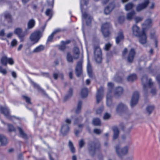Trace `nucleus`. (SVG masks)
Wrapping results in <instances>:
<instances>
[{"instance_id":"nucleus-1","label":"nucleus","mask_w":160,"mask_h":160,"mask_svg":"<svg viewBox=\"0 0 160 160\" xmlns=\"http://www.w3.org/2000/svg\"><path fill=\"white\" fill-rule=\"evenodd\" d=\"M141 81L143 86V90L145 91L149 88L150 89V93L152 95H154L156 94L157 90L150 79H148L147 76L145 75L142 78Z\"/></svg>"},{"instance_id":"nucleus-2","label":"nucleus","mask_w":160,"mask_h":160,"mask_svg":"<svg viewBox=\"0 0 160 160\" xmlns=\"http://www.w3.org/2000/svg\"><path fill=\"white\" fill-rule=\"evenodd\" d=\"M132 30L133 34L138 37L139 41L141 44H144L146 42L147 37L143 28L142 29V30L140 32L139 28L135 25L133 26Z\"/></svg>"},{"instance_id":"nucleus-3","label":"nucleus","mask_w":160,"mask_h":160,"mask_svg":"<svg viewBox=\"0 0 160 160\" xmlns=\"http://www.w3.org/2000/svg\"><path fill=\"white\" fill-rule=\"evenodd\" d=\"M88 0H80V3L81 10L82 12V20L83 22L84 19L87 20L86 23L87 25H89L91 22L92 18L91 17L88 15L87 12H84L83 7L85 5H87Z\"/></svg>"},{"instance_id":"nucleus-4","label":"nucleus","mask_w":160,"mask_h":160,"mask_svg":"<svg viewBox=\"0 0 160 160\" xmlns=\"http://www.w3.org/2000/svg\"><path fill=\"white\" fill-rule=\"evenodd\" d=\"M42 36V33L39 30L36 31L32 33L30 37V40L32 42V44L37 43Z\"/></svg>"},{"instance_id":"nucleus-5","label":"nucleus","mask_w":160,"mask_h":160,"mask_svg":"<svg viewBox=\"0 0 160 160\" xmlns=\"http://www.w3.org/2000/svg\"><path fill=\"white\" fill-rule=\"evenodd\" d=\"M128 147L129 144L122 148H121L119 145H117L115 148L116 152L119 157H121L127 153Z\"/></svg>"},{"instance_id":"nucleus-6","label":"nucleus","mask_w":160,"mask_h":160,"mask_svg":"<svg viewBox=\"0 0 160 160\" xmlns=\"http://www.w3.org/2000/svg\"><path fill=\"white\" fill-rule=\"evenodd\" d=\"M111 25L109 23H106L103 24L101 27L102 32L105 37L109 36Z\"/></svg>"},{"instance_id":"nucleus-7","label":"nucleus","mask_w":160,"mask_h":160,"mask_svg":"<svg viewBox=\"0 0 160 160\" xmlns=\"http://www.w3.org/2000/svg\"><path fill=\"white\" fill-rule=\"evenodd\" d=\"M94 58L97 63H100L102 61V53L101 49L97 47L94 49Z\"/></svg>"},{"instance_id":"nucleus-8","label":"nucleus","mask_w":160,"mask_h":160,"mask_svg":"<svg viewBox=\"0 0 160 160\" xmlns=\"http://www.w3.org/2000/svg\"><path fill=\"white\" fill-rule=\"evenodd\" d=\"M0 110L2 113L7 118L10 119H13L16 118L14 116H11L10 115V112L9 109L7 107H0Z\"/></svg>"},{"instance_id":"nucleus-9","label":"nucleus","mask_w":160,"mask_h":160,"mask_svg":"<svg viewBox=\"0 0 160 160\" xmlns=\"http://www.w3.org/2000/svg\"><path fill=\"white\" fill-rule=\"evenodd\" d=\"M82 62L83 61L82 59L77 63L75 68V73L78 77H79L82 73Z\"/></svg>"},{"instance_id":"nucleus-10","label":"nucleus","mask_w":160,"mask_h":160,"mask_svg":"<svg viewBox=\"0 0 160 160\" xmlns=\"http://www.w3.org/2000/svg\"><path fill=\"white\" fill-rule=\"evenodd\" d=\"M149 3V0H144L143 2L137 5L136 7V11L139 12L145 9L148 6Z\"/></svg>"},{"instance_id":"nucleus-11","label":"nucleus","mask_w":160,"mask_h":160,"mask_svg":"<svg viewBox=\"0 0 160 160\" xmlns=\"http://www.w3.org/2000/svg\"><path fill=\"white\" fill-rule=\"evenodd\" d=\"M1 63L3 65L6 66L8 63L10 65H12L14 64V61L12 58H8L6 56H2L0 60Z\"/></svg>"},{"instance_id":"nucleus-12","label":"nucleus","mask_w":160,"mask_h":160,"mask_svg":"<svg viewBox=\"0 0 160 160\" xmlns=\"http://www.w3.org/2000/svg\"><path fill=\"white\" fill-rule=\"evenodd\" d=\"M14 32L18 36L21 41H23L24 37L28 33L27 29H26L25 31L22 33V30L20 28H16L14 30Z\"/></svg>"},{"instance_id":"nucleus-13","label":"nucleus","mask_w":160,"mask_h":160,"mask_svg":"<svg viewBox=\"0 0 160 160\" xmlns=\"http://www.w3.org/2000/svg\"><path fill=\"white\" fill-rule=\"evenodd\" d=\"M139 94L138 92H135L133 93L131 101V105L132 107L137 104L139 99Z\"/></svg>"},{"instance_id":"nucleus-14","label":"nucleus","mask_w":160,"mask_h":160,"mask_svg":"<svg viewBox=\"0 0 160 160\" xmlns=\"http://www.w3.org/2000/svg\"><path fill=\"white\" fill-rule=\"evenodd\" d=\"M103 88L102 87H100L99 89H98L96 98L97 102L98 103L102 99L103 96Z\"/></svg>"},{"instance_id":"nucleus-15","label":"nucleus","mask_w":160,"mask_h":160,"mask_svg":"<svg viewBox=\"0 0 160 160\" xmlns=\"http://www.w3.org/2000/svg\"><path fill=\"white\" fill-rule=\"evenodd\" d=\"M135 54V52L134 49H131L129 51L127 58V60L129 62H131L133 61Z\"/></svg>"},{"instance_id":"nucleus-16","label":"nucleus","mask_w":160,"mask_h":160,"mask_svg":"<svg viewBox=\"0 0 160 160\" xmlns=\"http://www.w3.org/2000/svg\"><path fill=\"white\" fill-rule=\"evenodd\" d=\"M127 108L126 106L122 103H120L117 106L116 108V112L117 113H119Z\"/></svg>"},{"instance_id":"nucleus-17","label":"nucleus","mask_w":160,"mask_h":160,"mask_svg":"<svg viewBox=\"0 0 160 160\" xmlns=\"http://www.w3.org/2000/svg\"><path fill=\"white\" fill-rule=\"evenodd\" d=\"M124 37L122 31H120L118 33L117 36L116 38V42L117 44H118L120 42L124 39Z\"/></svg>"},{"instance_id":"nucleus-18","label":"nucleus","mask_w":160,"mask_h":160,"mask_svg":"<svg viewBox=\"0 0 160 160\" xmlns=\"http://www.w3.org/2000/svg\"><path fill=\"white\" fill-rule=\"evenodd\" d=\"M99 145L98 144L97 145H95L93 143L89 145L88 149L89 152L91 155H93V153L97 148V146H98Z\"/></svg>"},{"instance_id":"nucleus-19","label":"nucleus","mask_w":160,"mask_h":160,"mask_svg":"<svg viewBox=\"0 0 160 160\" xmlns=\"http://www.w3.org/2000/svg\"><path fill=\"white\" fill-rule=\"evenodd\" d=\"M115 7L114 3H112L109 4L104 10V13L106 14H109L113 9Z\"/></svg>"},{"instance_id":"nucleus-20","label":"nucleus","mask_w":160,"mask_h":160,"mask_svg":"<svg viewBox=\"0 0 160 160\" xmlns=\"http://www.w3.org/2000/svg\"><path fill=\"white\" fill-rule=\"evenodd\" d=\"M69 130V126L68 125L63 124L62 127L61 132L63 134H66Z\"/></svg>"},{"instance_id":"nucleus-21","label":"nucleus","mask_w":160,"mask_h":160,"mask_svg":"<svg viewBox=\"0 0 160 160\" xmlns=\"http://www.w3.org/2000/svg\"><path fill=\"white\" fill-rule=\"evenodd\" d=\"M35 24V22L34 20L31 19L29 20L28 23V28L27 29H32L34 27Z\"/></svg>"},{"instance_id":"nucleus-22","label":"nucleus","mask_w":160,"mask_h":160,"mask_svg":"<svg viewBox=\"0 0 160 160\" xmlns=\"http://www.w3.org/2000/svg\"><path fill=\"white\" fill-rule=\"evenodd\" d=\"M123 89L121 87L117 88L115 91V95L116 97H118L121 95L123 92Z\"/></svg>"},{"instance_id":"nucleus-23","label":"nucleus","mask_w":160,"mask_h":160,"mask_svg":"<svg viewBox=\"0 0 160 160\" xmlns=\"http://www.w3.org/2000/svg\"><path fill=\"white\" fill-rule=\"evenodd\" d=\"M44 49V47L42 45H40L36 47L33 50V52L38 53L42 51Z\"/></svg>"},{"instance_id":"nucleus-24","label":"nucleus","mask_w":160,"mask_h":160,"mask_svg":"<svg viewBox=\"0 0 160 160\" xmlns=\"http://www.w3.org/2000/svg\"><path fill=\"white\" fill-rule=\"evenodd\" d=\"M152 23V20L150 19L146 20L144 23L142 24V28L144 29L145 27H148L150 26Z\"/></svg>"},{"instance_id":"nucleus-25","label":"nucleus","mask_w":160,"mask_h":160,"mask_svg":"<svg viewBox=\"0 0 160 160\" xmlns=\"http://www.w3.org/2000/svg\"><path fill=\"white\" fill-rule=\"evenodd\" d=\"M0 142L2 145H5L7 143V139L4 136L0 135Z\"/></svg>"},{"instance_id":"nucleus-26","label":"nucleus","mask_w":160,"mask_h":160,"mask_svg":"<svg viewBox=\"0 0 160 160\" xmlns=\"http://www.w3.org/2000/svg\"><path fill=\"white\" fill-rule=\"evenodd\" d=\"M87 70L88 75L90 77L92 76V69L88 58V63L87 65Z\"/></svg>"},{"instance_id":"nucleus-27","label":"nucleus","mask_w":160,"mask_h":160,"mask_svg":"<svg viewBox=\"0 0 160 160\" xmlns=\"http://www.w3.org/2000/svg\"><path fill=\"white\" fill-rule=\"evenodd\" d=\"M113 130L114 132L113 139H115L117 138L119 134V130L117 127L113 128Z\"/></svg>"},{"instance_id":"nucleus-28","label":"nucleus","mask_w":160,"mask_h":160,"mask_svg":"<svg viewBox=\"0 0 160 160\" xmlns=\"http://www.w3.org/2000/svg\"><path fill=\"white\" fill-rule=\"evenodd\" d=\"M134 7V5L132 2L128 3L125 5V8L126 11L131 10Z\"/></svg>"},{"instance_id":"nucleus-29","label":"nucleus","mask_w":160,"mask_h":160,"mask_svg":"<svg viewBox=\"0 0 160 160\" xmlns=\"http://www.w3.org/2000/svg\"><path fill=\"white\" fill-rule=\"evenodd\" d=\"M135 14V11L133 10L128 13L127 15V19L128 20H131L133 18L134 15Z\"/></svg>"},{"instance_id":"nucleus-30","label":"nucleus","mask_w":160,"mask_h":160,"mask_svg":"<svg viewBox=\"0 0 160 160\" xmlns=\"http://www.w3.org/2000/svg\"><path fill=\"white\" fill-rule=\"evenodd\" d=\"M88 91L86 88H84L82 89L81 94V95L83 98L86 97L88 95Z\"/></svg>"},{"instance_id":"nucleus-31","label":"nucleus","mask_w":160,"mask_h":160,"mask_svg":"<svg viewBox=\"0 0 160 160\" xmlns=\"http://www.w3.org/2000/svg\"><path fill=\"white\" fill-rule=\"evenodd\" d=\"M137 76L136 74H132L129 75L127 77V80L129 82H132L136 80L137 79Z\"/></svg>"},{"instance_id":"nucleus-32","label":"nucleus","mask_w":160,"mask_h":160,"mask_svg":"<svg viewBox=\"0 0 160 160\" xmlns=\"http://www.w3.org/2000/svg\"><path fill=\"white\" fill-rule=\"evenodd\" d=\"M73 53L74 54V58L75 59L78 58L79 53V51L78 48L77 47L73 49Z\"/></svg>"},{"instance_id":"nucleus-33","label":"nucleus","mask_w":160,"mask_h":160,"mask_svg":"<svg viewBox=\"0 0 160 160\" xmlns=\"http://www.w3.org/2000/svg\"><path fill=\"white\" fill-rule=\"evenodd\" d=\"M69 43V41L61 42V44L59 46V48L60 50H64L66 48V45Z\"/></svg>"},{"instance_id":"nucleus-34","label":"nucleus","mask_w":160,"mask_h":160,"mask_svg":"<svg viewBox=\"0 0 160 160\" xmlns=\"http://www.w3.org/2000/svg\"><path fill=\"white\" fill-rule=\"evenodd\" d=\"M73 93V90L72 88H70L68 91L67 94L65 97V99L66 100L71 97Z\"/></svg>"},{"instance_id":"nucleus-35","label":"nucleus","mask_w":160,"mask_h":160,"mask_svg":"<svg viewBox=\"0 0 160 160\" xmlns=\"http://www.w3.org/2000/svg\"><path fill=\"white\" fill-rule=\"evenodd\" d=\"M45 14L47 16H48L49 17L48 20L50 19L52 15V10L50 9H47L46 11Z\"/></svg>"},{"instance_id":"nucleus-36","label":"nucleus","mask_w":160,"mask_h":160,"mask_svg":"<svg viewBox=\"0 0 160 160\" xmlns=\"http://www.w3.org/2000/svg\"><path fill=\"white\" fill-rule=\"evenodd\" d=\"M154 106L152 105H148L146 108V111L148 114H150L154 108Z\"/></svg>"},{"instance_id":"nucleus-37","label":"nucleus","mask_w":160,"mask_h":160,"mask_svg":"<svg viewBox=\"0 0 160 160\" xmlns=\"http://www.w3.org/2000/svg\"><path fill=\"white\" fill-rule=\"evenodd\" d=\"M107 104L108 106L110 107L112 106V101L111 97H109L108 94L107 97Z\"/></svg>"},{"instance_id":"nucleus-38","label":"nucleus","mask_w":160,"mask_h":160,"mask_svg":"<svg viewBox=\"0 0 160 160\" xmlns=\"http://www.w3.org/2000/svg\"><path fill=\"white\" fill-rule=\"evenodd\" d=\"M67 60L69 62H73V58L72 55L69 53H67Z\"/></svg>"},{"instance_id":"nucleus-39","label":"nucleus","mask_w":160,"mask_h":160,"mask_svg":"<svg viewBox=\"0 0 160 160\" xmlns=\"http://www.w3.org/2000/svg\"><path fill=\"white\" fill-rule=\"evenodd\" d=\"M93 124L94 125H100L101 124L100 120L98 118H95L93 120Z\"/></svg>"},{"instance_id":"nucleus-40","label":"nucleus","mask_w":160,"mask_h":160,"mask_svg":"<svg viewBox=\"0 0 160 160\" xmlns=\"http://www.w3.org/2000/svg\"><path fill=\"white\" fill-rule=\"evenodd\" d=\"M8 71L7 70L1 66H0V73L4 75H6Z\"/></svg>"},{"instance_id":"nucleus-41","label":"nucleus","mask_w":160,"mask_h":160,"mask_svg":"<svg viewBox=\"0 0 160 160\" xmlns=\"http://www.w3.org/2000/svg\"><path fill=\"white\" fill-rule=\"evenodd\" d=\"M69 146L71 152L72 153H74L75 152V149L73 146V144L70 141H69Z\"/></svg>"},{"instance_id":"nucleus-42","label":"nucleus","mask_w":160,"mask_h":160,"mask_svg":"<svg viewBox=\"0 0 160 160\" xmlns=\"http://www.w3.org/2000/svg\"><path fill=\"white\" fill-rule=\"evenodd\" d=\"M18 129L19 132L20 136L23 138H26V135L23 132L22 129L19 127H18Z\"/></svg>"},{"instance_id":"nucleus-43","label":"nucleus","mask_w":160,"mask_h":160,"mask_svg":"<svg viewBox=\"0 0 160 160\" xmlns=\"http://www.w3.org/2000/svg\"><path fill=\"white\" fill-rule=\"evenodd\" d=\"M5 18L8 22H10L12 20V17L10 14L8 13H6L4 15Z\"/></svg>"},{"instance_id":"nucleus-44","label":"nucleus","mask_w":160,"mask_h":160,"mask_svg":"<svg viewBox=\"0 0 160 160\" xmlns=\"http://www.w3.org/2000/svg\"><path fill=\"white\" fill-rule=\"evenodd\" d=\"M82 102L81 101H80L78 102L77 109L76 110V113H78L80 110Z\"/></svg>"},{"instance_id":"nucleus-45","label":"nucleus","mask_w":160,"mask_h":160,"mask_svg":"<svg viewBox=\"0 0 160 160\" xmlns=\"http://www.w3.org/2000/svg\"><path fill=\"white\" fill-rule=\"evenodd\" d=\"M22 97L28 104H31L30 98L29 97L26 96H23Z\"/></svg>"},{"instance_id":"nucleus-46","label":"nucleus","mask_w":160,"mask_h":160,"mask_svg":"<svg viewBox=\"0 0 160 160\" xmlns=\"http://www.w3.org/2000/svg\"><path fill=\"white\" fill-rule=\"evenodd\" d=\"M8 128L9 131L10 132L14 131L15 130L13 126L10 124H8Z\"/></svg>"},{"instance_id":"nucleus-47","label":"nucleus","mask_w":160,"mask_h":160,"mask_svg":"<svg viewBox=\"0 0 160 160\" xmlns=\"http://www.w3.org/2000/svg\"><path fill=\"white\" fill-rule=\"evenodd\" d=\"M61 76V78H62V73H54L53 74V77L55 79H57L58 77Z\"/></svg>"},{"instance_id":"nucleus-48","label":"nucleus","mask_w":160,"mask_h":160,"mask_svg":"<svg viewBox=\"0 0 160 160\" xmlns=\"http://www.w3.org/2000/svg\"><path fill=\"white\" fill-rule=\"evenodd\" d=\"M143 19L142 17H137L135 18V20L136 23L141 21Z\"/></svg>"},{"instance_id":"nucleus-49","label":"nucleus","mask_w":160,"mask_h":160,"mask_svg":"<svg viewBox=\"0 0 160 160\" xmlns=\"http://www.w3.org/2000/svg\"><path fill=\"white\" fill-rule=\"evenodd\" d=\"M125 20V18L123 16H122L119 18L118 21L119 23H122Z\"/></svg>"},{"instance_id":"nucleus-50","label":"nucleus","mask_w":160,"mask_h":160,"mask_svg":"<svg viewBox=\"0 0 160 160\" xmlns=\"http://www.w3.org/2000/svg\"><path fill=\"white\" fill-rule=\"evenodd\" d=\"M17 44V41L15 39H13L11 42V45L12 47L16 46Z\"/></svg>"},{"instance_id":"nucleus-51","label":"nucleus","mask_w":160,"mask_h":160,"mask_svg":"<svg viewBox=\"0 0 160 160\" xmlns=\"http://www.w3.org/2000/svg\"><path fill=\"white\" fill-rule=\"evenodd\" d=\"M110 117V115L107 113H106L103 116V119L104 120H107L109 119Z\"/></svg>"},{"instance_id":"nucleus-52","label":"nucleus","mask_w":160,"mask_h":160,"mask_svg":"<svg viewBox=\"0 0 160 160\" xmlns=\"http://www.w3.org/2000/svg\"><path fill=\"white\" fill-rule=\"evenodd\" d=\"M85 144V142L82 139L79 142V146L81 148H82Z\"/></svg>"},{"instance_id":"nucleus-53","label":"nucleus","mask_w":160,"mask_h":160,"mask_svg":"<svg viewBox=\"0 0 160 160\" xmlns=\"http://www.w3.org/2000/svg\"><path fill=\"white\" fill-rule=\"evenodd\" d=\"M54 34L52 33L48 37L47 41L48 42H51L53 37Z\"/></svg>"},{"instance_id":"nucleus-54","label":"nucleus","mask_w":160,"mask_h":160,"mask_svg":"<svg viewBox=\"0 0 160 160\" xmlns=\"http://www.w3.org/2000/svg\"><path fill=\"white\" fill-rule=\"evenodd\" d=\"M156 79L158 83L159 89H160V75H158L156 77Z\"/></svg>"},{"instance_id":"nucleus-55","label":"nucleus","mask_w":160,"mask_h":160,"mask_svg":"<svg viewBox=\"0 0 160 160\" xmlns=\"http://www.w3.org/2000/svg\"><path fill=\"white\" fill-rule=\"evenodd\" d=\"M111 44L110 43H108L105 44V49L107 50H109V48L111 46Z\"/></svg>"},{"instance_id":"nucleus-56","label":"nucleus","mask_w":160,"mask_h":160,"mask_svg":"<svg viewBox=\"0 0 160 160\" xmlns=\"http://www.w3.org/2000/svg\"><path fill=\"white\" fill-rule=\"evenodd\" d=\"M31 83L32 84L33 86V87L36 88H37L38 89H39L40 88L39 86L38 85L36 84L33 82L31 81Z\"/></svg>"},{"instance_id":"nucleus-57","label":"nucleus","mask_w":160,"mask_h":160,"mask_svg":"<svg viewBox=\"0 0 160 160\" xmlns=\"http://www.w3.org/2000/svg\"><path fill=\"white\" fill-rule=\"evenodd\" d=\"M103 110V107H101L99 108L96 111V113L97 114H100L101 113L102 110Z\"/></svg>"},{"instance_id":"nucleus-58","label":"nucleus","mask_w":160,"mask_h":160,"mask_svg":"<svg viewBox=\"0 0 160 160\" xmlns=\"http://www.w3.org/2000/svg\"><path fill=\"white\" fill-rule=\"evenodd\" d=\"M71 123V120L68 118L66 119L65 120V123L66 125H68L70 124Z\"/></svg>"},{"instance_id":"nucleus-59","label":"nucleus","mask_w":160,"mask_h":160,"mask_svg":"<svg viewBox=\"0 0 160 160\" xmlns=\"http://www.w3.org/2000/svg\"><path fill=\"white\" fill-rule=\"evenodd\" d=\"M155 6V3L153 2H152L149 6V8L150 9H153L154 8Z\"/></svg>"},{"instance_id":"nucleus-60","label":"nucleus","mask_w":160,"mask_h":160,"mask_svg":"<svg viewBox=\"0 0 160 160\" xmlns=\"http://www.w3.org/2000/svg\"><path fill=\"white\" fill-rule=\"evenodd\" d=\"M94 132L95 133L99 134L101 133V131L99 129H95L94 130Z\"/></svg>"},{"instance_id":"nucleus-61","label":"nucleus","mask_w":160,"mask_h":160,"mask_svg":"<svg viewBox=\"0 0 160 160\" xmlns=\"http://www.w3.org/2000/svg\"><path fill=\"white\" fill-rule=\"evenodd\" d=\"M11 74L12 76L14 78L17 77V74L16 72L14 71H12L11 72Z\"/></svg>"},{"instance_id":"nucleus-62","label":"nucleus","mask_w":160,"mask_h":160,"mask_svg":"<svg viewBox=\"0 0 160 160\" xmlns=\"http://www.w3.org/2000/svg\"><path fill=\"white\" fill-rule=\"evenodd\" d=\"M61 31V30L60 29H57L55 30L54 32L52 33L53 34H55L58 32H60Z\"/></svg>"},{"instance_id":"nucleus-63","label":"nucleus","mask_w":160,"mask_h":160,"mask_svg":"<svg viewBox=\"0 0 160 160\" xmlns=\"http://www.w3.org/2000/svg\"><path fill=\"white\" fill-rule=\"evenodd\" d=\"M108 86L109 88H111L113 86V84L111 82H109L108 84Z\"/></svg>"},{"instance_id":"nucleus-64","label":"nucleus","mask_w":160,"mask_h":160,"mask_svg":"<svg viewBox=\"0 0 160 160\" xmlns=\"http://www.w3.org/2000/svg\"><path fill=\"white\" fill-rule=\"evenodd\" d=\"M12 33L9 32L7 35V37L8 38H10L12 35Z\"/></svg>"}]
</instances>
